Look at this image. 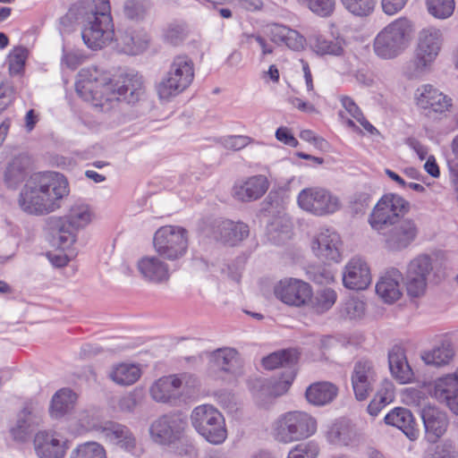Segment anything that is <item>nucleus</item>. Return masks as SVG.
<instances>
[{
    "label": "nucleus",
    "mask_w": 458,
    "mask_h": 458,
    "mask_svg": "<svg viewBox=\"0 0 458 458\" xmlns=\"http://www.w3.org/2000/svg\"><path fill=\"white\" fill-rule=\"evenodd\" d=\"M76 91L95 107L107 111L113 102H139L145 94V87L139 74H124L111 80L106 72L91 66L80 71Z\"/></svg>",
    "instance_id": "nucleus-1"
},
{
    "label": "nucleus",
    "mask_w": 458,
    "mask_h": 458,
    "mask_svg": "<svg viewBox=\"0 0 458 458\" xmlns=\"http://www.w3.org/2000/svg\"><path fill=\"white\" fill-rule=\"evenodd\" d=\"M66 178L55 172L37 174L21 190L19 204L29 214L50 213L61 207V199L68 195Z\"/></svg>",
    "instance_id": "nucleus-2"
},
{
    "label": "nucleus",
    "mask_w": 458,
    "mask_h": 458,
    "mask_svg": "<svg viewBox=\"0 0 458 458\" xmlns=\"http://www.w3.org/2000/svg\"><path fill=\"white\" fill-rule=\"evenodd\" d=\"M93 211L84 203H75L64 216H49L46 229L52 237L53 244L62 250L70 248L77 239V233L89 225Z\"/></svg>",
    "instance_id": "nucleus-3"
},
{
    "label": "nucleus",
    "mask_w": 458,
    "mask_h": 458,
    "mask_svg": "<svg viewBox=\"0 0 458 458\" xmlns=\"http://www.w3.org/2000/svg\"><path fill=\"white\" fill-rule=\"evenodd\" d=\"M110 9L109 0H93L85 14L81 37L85 45L93 50L106 47L114 38Z\"/></svg>",
    "instance_id": "nucleus-4"
},
{
    "label": "nucleus",
    "mask_w": 458,
    "mask_h": 458,
    "mask_svg": "<svg viewBox=\"0 0 458 458\" xmlns=\"http://www.w3.org/2000/svg\"><path fill=\"white\" fill-rule=\"evenodd\" d=\"M413 31L412 23L405 17L395 19L376 36L373 41L375 54L386 60L400 55L410 45Z\"/></svg>",
    "instance_id": "nucleus-5"
},
{
    "label": "nucleus",
    "mask_w": 458,
    "mask_h": 458,
    "mask_svg": "<svg viewBox=\"0 0 458 458\" xmlns=\"http://www.w3.org/2000/svg\"><path fill=\"white\" fill-rule=\"evenodd\" d=\"M188 428L187 417L182 412H169L154 420L149 426L152 441L160 445L172 446L181 444L180 455L187 454L191 445L184 443Z\"/></svg>",
    "instance_id": "nucleus-6"
},
{
    "label": "nucleus",
    "mask_w": 458,
    "mask_h": 458,
    "mask_svg": "<svg viewBox=\"0 0 458 458\" xmlns=\"http://www.w3.org/2000/svg\"><path fill=\"white\" fill-rule=\"evenodd\" d=\"M442 44L443 35L440 30H422L418 36L413 57L405 64V74L409 78H416L429 71L441 51Z\"/></svg>",
    "instance_id": "nucleus-7"
},
{
    "label": "nucleus",
    "mask_w": 458,
    "mask_h": 458,
    "mask_svg": "<svg viewBox=\"0 0 458 458\" xmlns=\"http://www.w3.org/2000/svg\"><path fill=\"white\" fill-rule=\"evenodd\" d=\"M317 430V420L305 411H293L281 415L273 425V435L281 443L300 441Z\"/></svg>",
    "instance_id": "nucleus-8"
},
{
    "label": "nucleus",
    "mask_w": 458,
    "mask_h": 458,
    "mask_svg": "<svg viewBox=\"0 0 458 458\" xmlns=\"http://www.w3.org/2000/svg\"><path fill=\"white\" fill-rule=\"evenodd\" d=\"M194 79V64L184 55L174 57L166 75L157 86L162 99H169L190 87Z\"/></svg>",
    "instance_id": "nucleus-9"
},
{
    "label": "nucleus",
    "mask_w": 458,
    "mask_h": 458,
    "mask_svg": "<svg viewBox=\"0 0 458 458\" xmlns=\"http://www.w3.org/2000/svg\"><path fill=\"white\" fill-rule=\"evenodd\" d=\"M191 420L195 430L209 443L220 445L226 439L225 419L214 406L202 404L195 407Z\"/></svg>",
    "instance_id": "nucleus-10"
},
{
    "label": "nucleus",
    "mask_w": 458,
    "mask_h": 458,
    "mask_svg": "<svg viewBox=\"0 0 458 458\" xmlns=\"http://www.w3.org/2000/svg\"><path fill=\"white\" fill-rule=\"evenodd\" d=\"M410 208V203L400 195L385 194L374 207L369 219V224L374 230L382 233L402 219Z\"/></svg>",
    "instance_id": "nucleus-11"
},
{
    "label": "nucleus",
    "mask_w": 458,
    "mask_h": 458,
    "mask_svg": "<svg viewBox=\"0 0 458 458\" xmlns=\"http://www.w3.org/2000/svg\"><path fill=\"white\" fill-rule=\"evenodd\" d=\"M153 245L159 257L170 261L178 260L187 251L188 232L180 226H162L154 234Z\"/></svg>",
    "instance_id": "nucleus-12"
},
{
    "label": "nucleus",
    "mask_w": 458,
    "mask_h": 458,
    "mask_svg": "<svg viewBox=\"0 0 458 458\" xmlns=\"http://www.w3.org/2000/svg\"><path fill=\"white\" fill-rule=\"evenodd\" d=\"M420 232V226L416 220L411 217H402L382 233L384 247L390 252L403 251L417 240Z\"/></svg>",
    "instance_id": "nucleus-13"
},
{
    "label": "nucleus",
    "mask_w": 458,
    "mask_h": 458,
    "mask_svg": "<svg viewBox=\"0 0 458 458\" xmlns=\"http://www.w3.org/2000/svg\"><path fill=\"white\" fill-rule=\"evenodd\" d=\"M298 204L303 210L317 216L334 213L340 207L338 198L321 187L303 189L298 195Z\"/></svg>",
    "instance_id": "nucleus-14"
},
{
    "label": "nucleus",
    "mask_w": 458,
    "mask_h": 458,
    "mask_svg": "<svg viewBox=\"0 0 458 458\" xmlns=\"http://www.w3.org/2000/svg\"><path fill=\"white\" fill-rule=\"evenodd\" d=\"M432 270V259L427 254H420L409 262L405 284L410 296L420 297L425 293L428 277Z\"/></svg>",
    "instance_id": "nucleus-15"
},
{
    "label": "nucleus",
    "mask_w": 458,
    "mask_h": 458,
    "mask_svg": "<svg viewBox=\"0 0 458 458\" xmlns=\"http://www.w3.org/2000/svg\"><path fill=\"white\" fill-rule=\"evenodd\" d=\"M33 447L38 458H64L70 441L54 430H38L33 438Z\"/></svg>",
    "instance_id": "nucleus-16"
},
{
    "label": "nucleus",
    "mask_w": 458,
    "mask_h": 458,
    "mask_svg": "<svg viewBox=\"0 0 458 458\" xmlns=\"http://www.w3.org/2000/svg\"><path fill=\"white\" fill-rule=\"evenodd\" d=\"M377 374L374 363L369 360L355 362L351 376L354 396L357 401H365L374 391Z\"/></svg>",
    "instance_id": "nucleus-17"
},
{
    "label": "nucleus",
    "mask_w": 458,
    "mask_h": 458,
    "mask_svg": "<svg viewBox=\"0 0 458 458\" xmlns=\"http://www.w3.org/2000/svg\"><path fill=\"white\" fill-rule=\"evenodd\" d=\"M275 294L287 305L301 307L309 303L311 297V287L302 280L287 278L277 284L275 287Z\"/></svg>",
    "instance_id": "nucleus-18"
},
{
    "label": "nucleus",
    "mask_w": 458,
    "mask_h": 458,
    "mask_svg": "<svg viewBox=\"0 0 458 458\" xmlns=\"http://www.w3.org/2000/svg\"><path fill=\"white\" fill-rule=\"evenodd\" d=\"M42 423V410L32 405H26L19 412L15 425L10 428L11 437L17 443H27L32 432Z\"/></svg>",
    "instance_id": "nucleus-19"
},
{
    "label": "nucleus",
    "mask_w": 458,
    "mask_h": 458,
    "mask_svg": "<svg viewBox=\"0 0 458 458\" xmlns=\"http://www.w3.org/2000/svg\"><path fill=\"white\" fill-rule=\"evenodd\" d=\"M341 238L336 232L322 229L314 236L311 249L318 259L324 261L338 262L341 259Z\"/></svg>",
    "instance_id": "nucleus-20"
},
{
    "label": "nucleus",
    "mask_w": 458,
    "mask_h": 458,
    "mask_svg": "<svg viewBox=\"0 0 458 458\" xmlns=\"http://www.w3.org/2000/svg\"><path fill=\"white\" fill-rule=\"evenodd\" d=\"M137 269L143 280L154 284H166L171 276L168 264L158 255L141 257L137 261Z\"/></svg>",
    "instance_id": "nucleus-21"
},
{
    "label": "nucleus",
    "mask_w": 458,
    "mask_h": 458,
    "mask_svg": "<svg viewBox=\"0 0 458 458\" xmlns=\"http://www.w3.org/2000/svg\"><path fill=\"white\" fill-rule=\"evenodd\" d=\"M211 369L238 377L242 375L243 361L239 352L229 347L219 348L208 355Z\"/></svg>",
    "instance_id": "nucleus-22"
},
{
    "label": "nucleus",
    "mask_w": 458,
    "mask_h": 458,
    "mask_svg": "<svg viewBox=\"0 0 458 458\" xmlns=\"http://www.w3.org/2000/svg\"><path fill=\"white\" fill-rule=\"evenodd\" d=\"M269 182L265 175L250 176L235 182L233 196L242 202H250L260 199L268 190Z\"/></svg>",
    "instance_id": "nucleus-23"
},
{
    "label": "nucleus",
    "mask_w": 458,
    "mask_h": 458,
    "mask_svg": "<svg viewBox=\"0 0 458 458\" xmlns=\"http://www.w3.org/2000/svg\"><path fill=\"white\" fill-rule=\"evenodd\" d=\"M343 283L352 290H364L371 283L370 269L365 260L360 258L352 259L345 266Z\"/></svg>",
    "instance_id": "nucleus-24"
},
{
    "label": "nucleus",
    "mask_w": 458,
    "mask_h": 458,
    "mask_svg": "<svg viewBox=\"0 0 458 458\" xmlns=\"http://www.w3.org/2000/svg\"><path fill=\"white\" fill-rule=\"evenodd\" d=\"M434 396L458 415V368L454 373L445 375L434 382Z\"/></svg>",
    "instance_id": "nucleus-25"
},
{
    "label": "nucleus",
    "mask_w": 458,
    "mask_h": 458,
    "mask_svg": "<svg viewBox=\"0 0 458 458\" xmlns=\"http://www.w3.org/2000/svg\"><path fill=\"white\" fill-rule=\"evenodd\" d=\"M420 416L428 441L436 443L446 431L448 426L446 414L436 406L427 404L422 408Z\"/></svg>",
    "instance_id": "nucleus-26"
},
{
    "label": "nucleus",
    "mask_w": 458,
    "mask_h": 458,
    "mask_svg": "<svg viewBox=\"0 0 458 458\" xmlns=\"http://www.w3.org/2000/svg\"><path fill=\"white\" fill-rule=\"evenodd\" d=\"M417 106L435 113H444L452 106V99L431 85H423L417 89Z\"/></svg>",
    "instance_id": "nucleus-27"
},
{
    "label": "nucleus",
    "mask_w": 458,
    "mask_h": 458,
    "mask_svg": "<svg viewBox=\"0 0 458 458\" xmlns=\"http://www.w3.org/2000/svg\"><path fill=\"white\" fill-rule=\"evenodd\" d=\"M402 273L395 267L388 268L376 284L377 294L386 303H394L402 296Z\"/></svg>",
    "instance_id": "nucleus-28"
},
{
    "label": "nucleus",
    "mask_w": 458,
    "mask_h": 458,
    "mask_svg": "<svg viewBox=\"0 0 458 458\" xmlns=\"http://www.w3.org/2000/svg\"><path fill=\"white\" fill-rule=\"evenodd\" d=\"M249 226L242 222L225 220L214 226V237L231 246L236 245L249 236Z\"/></svg>",
    "instance_id": "nucleus-29"
},
{
    "label": "nucleus",
    "mask_w": 458,
    "mask_h": 458,
    "mask_svg": "<svg viewBox=\"0 0 458 458\" xmlns=\"http://www.w3.org/2000/svg\"><path fill=\"white\" fill-rule=\"evenodd\" d=\"M387 425L395 427L402 430L411 440L419 437V428L410 410L403 407H396L388 412L385 417Z\"/></svg>",
    "instance_id": "nucleus-30"
},
{
    "label": "nucleus",
    "mask_w": 458,
    "mask_h": 458,
    "mask_svg": "<svg viewBox=\"0 0 458 458\" xmlns=\"http://www.w3.org/2000/svg\"><path fill=\"white\" fill-rule=\"evenodd\" d=\"M388 363L392 376L401 384H407L412 380L414 374L402 347L395 345L390 350Z\"/></svg>",
    "instance_id": "nucleus-31"
},
{
    "label": "nucleus",
    "mask_w": 458,
    "mask_h": 458,
    "mask_svg": "<svg viewBox=\"0 0 458 458\" xmlns=\"http://www.w3.org/2000/svg\"><path fill=\"white\" fill-rule=\"evenodd\" d=\"M182 379L176 376L163 377L150 387V395L156 402L169 403L179 395Z\"/></svg>",
    "instance_id": "nucleus-32"
},
{
    "label": "nucleus",
    "mask_w": 458,
    "mask_h": 458,
    "mask_svg": "<svg viewBox=\"0 0 458 458\" xmlns=\"http://www.w3.org/2000/svg\"><path fill=\"white\" fill-rule=\"evenodd\" d=\"M105 437L126 451H131L136 445V439L131 431L124 425L108 421L102 428Z\"/></svg>",
    "instance_id": "nucleus-33"
},
{
    "label": "nucleus",
    "mask_w": 458,
    "mask_h": 458,
    "mask_svg": "<svg viewBox=\"0 0 458 458\" xmlns=\"http://www.w3.org/2000/svg\"><path fill=\"white\" fill-rule=\"evenodd\" d=\"M300 353L294 348L283 349L274 352L262 359V365L265 369L273 370L277 368H284V371L296 369Z\"/></svg>",
    "instance_id": "nucleus-34"
},
{
    "label": "nucleus",
    "mask_w": 458,
    "mask_h": 458,
    "mask_svg": "<svg viewBox=\"0 0 458 458\" xmlns=\"http://www.w3.org/2000/svg\"><path fill=\"white\" fill-rule=\"evenodd\" d=\"M121 50L127 55H138L148 45V36L142 31L127 29L120 33L116 38Z\"/></svg>",
    "instance_id": "nucleus-35"
},
{
    "label": "nucleus",
    "mask_w": 458,
    "mask_h": 458,
    "mask_svg": "<svg viewBox=\"0 0 458 458\" xmlns=\"http://www.w3.org/2000/svg\"><path fill=\"white\" fill-rule=\"evenodd\" d=\"M338 388L335 385L327 382L311 384L306 390L307 401L314 405H325L331 403L337 395Z\"/></svg>",
    "instance_id": "nucleus-36"
},
{
    "label": "nucleus",
    "mask_w": 458,
    "mask_h": 458,
    "mask_svg": "<svg viewBox=\"0 0 458 458\" xmlns=\"http://www.w3.org/2000/svg\"><path fill=\"white\" fill-rule=\"evenodd\" d=\"M77 400L76 394L69 388L58 390L52 397L49 413L52 418L59 419L72 410Z\"/></svg>",
    "instance_id": "nucleus-37"
},
{
    "label": "nucleus",
    "mask_w": 458,
    "mask_h": 458,
    "mask_svg": "<svg viewBox=\"0 0 458 458\" xmlns=\"http://www.w3.org/2000/svg\"><path fill=\"white\" fill-rule=\"evenodd\" d=\"M454 356V350L451 343L443 342L431 351L422 353L421 359L427 365L441 367L448 364Z\"/></svg>",
    "instance_id": "nucleus-38"
},
{
    "label": "nucleus",
    "mask_w": 458,
    "mask_h": 458,
    "mask_svg": "<svg viewBox=\"0 0 458 458\" xmlns=\"http://www.w3.org/2000/svg\"><path fill=\"white\" fill-rule=\"evenodd\" d=\"M140 369L134 364L122 363L114 368L110 377L116 384L130 386L134 384L140 377Z\"/></svg>",
    "instance_id": "nucleus-39"
},
{
    "label": "nucleus",
    "mask_w": 458,
    "mask_h": 458,
    "mask_svg": "<svg viewBox=\"0 0 458 458\" xmlns=\"http://www.w3.org/2000/svg\"><path fill=\"white\" fill-rule=\"evenodd\" d=\"M312 49L320 55H342L344 48L340 39H327L322 35H313L310 38Z\"/></svg>",
    "instance_id": "nucleus-40"
},
{
    "label": "nucleus",
    "mask_w": 458,
    "mask_h": 458,
    "mask_svg": "<svg viewBox=\"0 0 458 458\" xmlns=\"http://www.w3.org/2000/svg\"><path fill=\"white\" fill-rule=\"evenodd\" d=\"M336 293L331 288L318 290L313 295L311 293L310 302L312 310L317 313H324L330 310L336 301Z\"/></svg>",
    "instance_id": "nucleus-41"
},
{
    "label": "nucleus",
    "mask_w": 458,
    "mask_h": 458,
    "mask_svg": "<svg viewBox=\"0 0 458 458\" xmlns=\"http://www.w3.org/2000/svg\"><path fill=\"white\" fill-rule=\"evenodd\" d=\"M26 169L21 157L13 158L4 171V182L8 188L16 189L26 178Z\"/></svg>",
    "instance_id": "nucleus-42"
},
{
    "label": "nucleus",
    "mask_w": 458,
    "mask_h": 458,
    "mask_svg": "<svg viewBox=\"0 0 458 458\" xmlns=\"http://www.w3.org/2000/svg\"><path fill=\"white\" fill-rule=\"evenodd\" d=\"M343 6L353 16L368 17L373 13L377 0H340Z\"/></svg>",
    "instance_id": "nucleus-43"
},
{
    "label": "nucleus",
    "mask_w": 458,
    "mask_h": 458,
    "mask_svg": "<svg viewBox=\"0 0 458 458\" xmlns=\"http://www.w3.org/2000/svg\"><path fill=\"white\" fill-rule=\"evenodd\" d=\"M426 7L433 17L445 20L451 17L454 12V0H426Z\"/></svg>",
    "instance_id": "nucleus-44"
},
{
    "label": "nucleus",
    "mask_w": 458,
    "mask_h": 458,
    "mask_svg": "<svg viewBox=\"0 0 458 458\" xmlns=\"http://www.w3.org/2000/svg\"><path fill=\"white\" fill-rule=\"evenodd\" d=\"M29 56V51L26 47L19 46L14 47L7 57L8 69L11 75H19L23 73L24 66Z\"/></svg>",
    "instance_id": "nucleus-45"
},
{
    "label": "nucleus",
    "mask_w": 458,
    "mask_h": 458,
    "mask_svg": "<svg viewBox=\"0 0 458 458\" xmlns=\"http://www.w3.org/2000/svg\"><path fill=\"white\" fill-rule=\"evenodd\" d=\"M69 458H106V454L100 444L86 442L73 449Z\"/></svg>",
    "instance_id": "nucleus-46"
},
{
    "label": "nucleus",
    "mask_w": 458,
    "mask_h": 458,
    "mask_svg": "<svg viewBox=\"0 0 458 458\" xmlns=\"http://www.w3.org/2000/svg\"><path fill=\"white\" fill-rule=\"evenodd\" d=\"M301 4L306 6L316 15L327 18L331 16L336 5L335 0H297Z\"/></svg>",
    "instance_id": "nucleus-47"
},
{
    "label": "nucleus",
    "mask_w": 458,
    "mask_h": 458,
    "mask_svg": "<svg viewBox=\"0 0 458 458\" xmlns=\"http://www.w3.org/2000/svg\"><path fill=\"white\" fill-rule=\"evenodd\" d=\"M297 370L296 369H289L287 371H284L282 376L277 381L270 382L267 386L268 394L271 396L277 397L284 394L292 386Z\"/></svg>",
    "instance_id": "nucleus-48"
},
{
    "label": "nucleus",
    "mask_w": 458,
    "mask_h": 458,
    "mask_svg": "<svg viewBox=\"0 0 458 458\" xmlns=\"http://www.w3.org/2000/svg\"><path fill=\"white\" fill-rule=\"evenodd\" d=\"M393 399L394 392L390 386L380 389L368 405V412L371 416H377L386 404L393 401Z\"/></svg>",
    "instance_id": "nucleus-49"
},
{
    "label": "nucleus",
    "mask_w": 458,
    "mask_h": 458,
    "mask_svg": "<svg viewBox=\"0 0 458 458\" xmlns=\"http://www.w3.org/2000/svg\"><path fill=\"white\" fill-rule=\"evenodd\" d=\"M189 33L184 23H171L166 28L164 38L171 45L177 46L183 42Z\"/></svg>",
    "instance_id": "nucleus-50"
},
{
    "label": "nucleus",
    "mask_w": 458,
    "mask_h": 458,
    "mask_svg": "<svg viewBox=\"0 0 458 458\" xmlns=\"http://www.w3.org/2000/svg\"><path fill=\"white\" fill-rule=\"evenodd\" d=\"M147 12L145 0H126L123 5V13L130 20H141Z\"/></svg>",
    "instance_id": "nucleus-51"
},
{
    "label": "nucleus",
    "mask_w": 458,
    "mask_h": 458,
    "mask_svg": "<svg viewBox=\"0 0 458 458\" xmlns=\"http://www.w3.org/2000/svg\"><path fill=\"white\" fill-rule=\"evenodd\" d=\"M318 452V445L314 442H309L298 445L289 453L287 458H316Z\"/></svg>",
    "instance_id": "nucleus-52"
},
{
    "label": "nucleus",
    "mask_w": 458,
    "mask_h": 458,
    "mask_svg": "<svg viewBox=\"0 0 458 458\" xmlns=\"http://www.w3.org/2000/svg\"><path fill=\"white\" fill-rule=\"evenodd\" d=\"M86 55L81 50H64L62 64L71 70L77 69L85 60Z\"/></svg>",
    "instance_id": "nucleus-53"
},
{
    "label": "nucleus",
    "mask_w": 458,
    "mask_h": 458,
    "mask_svg": "<svg viewBox=\"0 0 458 458\" xmlns=\"http://www.w3.org/2000/svg\"><path fill=\"white\" fill-rule=\"evenodd\" d=\"M282 224V221L279 219L275 220L273 223L270 224L268 227V234L270 237V240L275 242L276 243H280L287 239L290 238V226L288 225H282V229L280 233H278V239L276 237V233L278 230L279 225Z\"/></svg>",
    "instance_id": "nucleus-54"
},
{
    "label": "nucleus",
    "mask_w": 458,
    "mask_h": 458,
    "mask_svg": "<svg viewBox=\"0 0 458 458\" xmlns=\"http://www.w3.org/2000/svg\"><path fill=\"white\" fill-rule=\"evenodd\" d=\"M290 30L291 29L286 26L275 23L268 26V35L272 42L281 46L285 40Z\"/></svg>",
    "instance_id": "nucleus-55"
},
{
    "label": "nucleus",
    "mask_w": 458,
    "mask_h": 458,
    "mask_svg": "<svg viewBox=\"0 0 458 458\" xmlns=\"http://www.w3.org/2000/svg\"><path fill=\"white\" fill-rule=\"evenodd\" d=\"M305 44V38L296 30H290L288 35L285 38L283 45H285L290 49L300 51L303 49Z\"/></svg>",
    "instance_id": "nucleus-56"
},
{
    "label": "nucleus",
    "mask_w": 458,
    "mask_h": 458,
    "mask_svg": "<svg viewBox=\"0 0 458 458\" xmlns=\"http://www.w3.org/2000/svg\"><path fill=\"white\" fill-rule=\"evenodd\" d=\"M250 142L247 136H230L224 140V146L230 150L237 151L246 147Z\"/></svg>",
    "instance_id": "nucleus-57"
},
{
    "label": "nucleus",
    "mask_w": 458,
    "mask_h": 458,
    "mask_svg": "<svg viewBox=\"0 0 458 458\" xmlns=\"http://www.w3.org/2000/svg\"><path fill=\"white\" fill-rule=\"evenodd\" d=\"M13 89L12 86L1 83L0 84V114H2L13 102Z\"/></svg>",
    "instance_id": "nucleus-58"
},
{
    "label": "nucleus",
    "mask_w": 458,
    "mask_h": 458,
    "mask_svg": "<svg viewBox=\"0 0 458 458\" xmlns=\"http://www.w3.org/2000/svg\"><path fill=\"white\" fill-rule=\"evenodd\" d=\"M140 403V397L137 393H130L123 396L118 403L120 410L123 411H132Z\"/></svg>",
    "instance_id": "nucleus-59"
},
{
    "label": "nucleus",
    "mask_w": 458,
    "mask_h": 458,
    "mask_svg": "<svg viewBox=\"0 0 458 458\" xmlns=\"http://www.w3.org/2000/svg\"><path fill=\"white\" fill-rule=\"evenodd\" d=\"M345 310L350 318H360L364 314L365 304L359 300H350L346 303Z\"/></svg>",
    "instance_id": "nucleus-60"
},
{
    "label": "nucleus",
    "mask_w": 458,
    "mask_h": 458,
    "mask_svg": "<svg viewBox=\"0 0 458 458\" xmlns=\"http://www.w3.org/2000/svg\"><path fill=\"white\" fill-rule=\"evenodd\" d=\"M408 0H381L383 12L387 15H394L400 12Z\"/></svg>",
    "instance_id": "nucleus-61"
},
{
    "label": "nucleus",
    "mask_w": 458,
    "mask_h": 458,
    "mask_svg": "<svg viewBox=\"0 0 458 458\" xmlns=\"http://www.w3.org/2000/svg\"><path fill=\"white\" fill-rule=\"evenodd\" d=\"M276 138L277 140L291 147H296L298 145V140L293 137L287 127L278 128L276 131Z\"/></svg>",
    "instance_id": "nucleus-62"
},
{
    "label": "nucleus",
    "mask_w": 458,
    "mask_h": 458,
    "mask_svg": "<svg viewBox=\"0 0 458 458\" xmlns=\"http://www.w3.org/2000/svg\"><path fill=\"white\" fill-rule=\"evenodd\" d=\"M345 111L350 114V115L357 120L358 118H361L362 113L360 110L359 106L354 103V101L349 97H344L341 99Z\"/></svg>",
    "instance_id": "nucleus-63"
},
{
    "label": "nucleus",
    "mask_w": 458,
    "mask_h": 458,
    "mask_svg": "<svg viewBox=\"0 0 458 458\" xmlns=\"http://www.w3.org/2000/svg\"><path fill=\"white\" fill-rule=\"evenodd\" d=\"M429 458H458V454L451 446H437Z\"/></svg>",
    "instance_id": "nucleus-64"
}]
</instances>
